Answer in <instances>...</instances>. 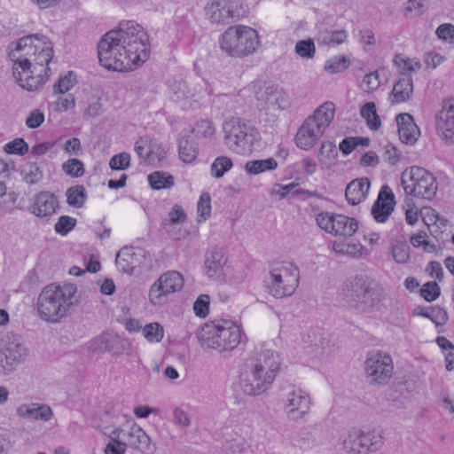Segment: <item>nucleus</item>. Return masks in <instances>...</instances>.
Returning a JSON list of instances; mask_svg holds the SVG:
<instances>
[{
    "label": "nucleus",
    "instance_id": "obj_1",
    "mask_svg": "<svg viewBox=\"0 0 454 454\" xmlns=\"http://www.w3.org/2000/svg\"><path fill=\"white\" fill-rule=\"evenodd\" d=\"M149 38L134 20H122L118 27L106 33L98 43L102 67L109 70L127 71L145 62L149 57Z\"/></svg>",
    "mask_w": 454,
    "mask_h": 454
},
{
    "label": "nucleus",
    "instance_id": "obj_2",
    "mask_svg": "<svg viewBox=\"0 0 454 454\" xmlns=\"http://www.w3.org/2000/svg\"><path fill=\"white\" fill-rule=\"evenodd\" d=\"M9 57L13 62L12 73L17 82L21 88L33 91L49 76L48 65L53 57V45L43 35H29L15 43Z\"/></svg>",
    "mask_w": 454,
    "mask_h": 454
},
{
    "label": "nucleus",
    "instance_id": "obj_3",
    "mask_svg": "<svg viewBox=\"0 0 454 454\" xmlns=\"http://www.w3.org/2000/svg\"><path fill=\"white\" fill-rule=\"evenodd\" d=\"M280 365V357L277 352L265 348L255 349L240 369L237 388L247 396L265 393L273 384Z\"/></svg>",
    "mask_w": 454,
    "mask_h": 454
},
{
    "label": "nucleus",
    "instance_id": "obj_4",
    "mask_svg": "<svg viewBox=\"0 0 454 454\" xmlns=\"http://www.w3.org/2000/svg\"><path fill=\"white\" fill-rule=\"evenodd\" d=\"M76 292V286L72 284L47 285L36 299L35 310L38 317L47 323L61 322L72 314Z\"/></svg>",
    "mask_w": 454,
    "mask_h": 454
},
{
    "label": "nucleus",
    "instance_id": "obj_5",
    "mask_svg": "<svg viewBox=\"0 0 454 454\" xmlns=\"http://www.w3.org/2000/svg\"><path fill=\"white\" fill-rule=\"evenodd\" d=\"M198 339L204 349L229 351L240 343L241 331L230 321L210 322L201 327Z\"/></svg>",
    "mask_w": 454,
    "mask_h": 454
},
{
    "label": "nucleus",
    "instance_id": "obj_6",
    "mask_svg": "<svg viewBox=\"0 0 454 454\" xmlns=\"http://www.w3.org/2000/svg\"><path fill=\"white\" fill-rule=\"evenodd\" d=\"M334 112V104L328 101L322 104L312 115L307 117L296 133V145L306 151L314 147L332 122Z\"/></svg>",
    "mask_w": 454,
    "mask_h": 454
},
{
    "label": "nucleus",
    "instance_id": "obj_7",
    "mask_svg": "<svg viewBox=\"0 0 454 454\" xmlns=\"http://www.w3.org/2000/svg\"><path fill=\"white\" fill-rule=\"evenodd\" d=\"M259 43L257 31L244 25L229 27L219 40L221 50L233 58H246L254 54Z\"/></svg>",
    "mask_w": 454,
    "mask_h": 454
},
{
    "label": "nucleus",
    "instance_id": "obj_8",
    "mask_svg": "<svg viewBox=\"0 0 454 454\" xmlns=\"http://www.w3.org/2000/svg\"><path fill=\"white\" fill-rule=\"evenodd\" d=\"M223 143L232 153L239 155L250 153L259 141L258 130L239 117H231L223 123Z\"/></svg>",
    "mask_w": 454,
    "mask_h": 454
},
{
    "label": "nucleus",
    "instance_id": "obj_9",
    "mask_svg": "<svg viewBox=\"0 0 454 454\" xmlns=\"http://www.w3.org/2000/svg\"><path fill=\"white\" fill-rule=\"evenodd\" d=\"M401 184L405 194L427 200L434 199L438 190L434 175L418 166H412L402 173Z\"/></svg>",
    "mask_w": 454,
    "mask_h": 454
},
{
    "label": "nucleus",
    "instance_id": "obj_10",
    "mask_svg": "<svg viewBox=\"0 0 454 454\" xmlns=\"http://www.w3.org/2000/svg\"><path fill=\"white\" fill-rule=\"evenodd\" d=\"M299 279V269L293 263L284 262L271 269L265 285L270 294L281 299L294 294Z\"/></svg>",
    "mask_w": 454,
    "mask_h": 454
},
{
    "label": "nucleus",
    "instance_id": "obj_11",
    "mask_svg": "<svg viewBox=\"0 0 454 454\" xmlns=\"http://www.w3.org/2000/svg\"><path fill=\"white\" fill-rule=\"evenodd\" d=\"M28 350L21 338L12 333H6L0 338V374L8 375L23 363Z\"/></svg>",
    "mask_w": 454,
    "mask_h": 454
},
{
    "label": "nucleus",
    "instance_id": "obj_12",
    "mask_svg": "<svg viewBox=\"0 0 454 454\" xmlns=\"http://www.w3.org/2000/svg\"><path fill=\"white\" fill-rule=\"evenodd\" d=\"M383 438L373 431L354 428L341 440V448L346 454H371L383 446Z\"/></svg>",
    "mask_w": 454,
    "mask_h": 454
},
{
    "label": "nucleus",
    "instance_id": "obj_13",
    "mask_svg": "<svg viewBox=\"0 0 454 454\" xmlns=\"http://www.w3.org/2000/svg\"><path fill=\"white\" fill-rule=\"evenodd\" d=\"M343 295L347 303L361 311L372 309L379 301L376 290L361 278L347 282Z\"/></svg>",
    "mask_w": 454,
    "mask_h": 454
},
{
    "label": "nucleus",
    "instance_id": "obj_14",
    "mask_svg": "<svg viewBox=\"0 0 454 454\" xmlns=\"http://www.w3.org/2000/svg\"><path fill=\"white\" fill-rule=\"evenodd\" d=\"M391 356L383 351L370 352L364 361V372L371 384H387L393 375Z\"/></svg>",
    "mask_w": 454,
    "mask_h": 454
},
{
    "label": "nucleus",
    "instance_id": "obj_15",
    "mask_svg": "<svg viewBox=\"0 0 454 454\" xmlns=\"http://www.w3.org/2000/svg\"><path fill=\"white\" fill-rule=\"evenodd\" d=\"M316 222L320 229L334 236L351 237L358 229L356 219L340 214L321 212Z\"/></svg>",
    "mask_w": 454,
    "mask_h": 454
},
{
    "label": "nucleus",
    "instance_id": "obj_16",
    "mask_svg": "<svg viewBox=\"0 0 454 454\" xmlns=\"http://www.w3.org/2000/svg\"><path fill=\"white\" fill-rule=\"evenodd\" d=\"M183 276L175 270L163 273L153 283L149 291V301L153 305H162L165 297L170 294L179 292L184 286Z\"/></svg>",
    "mask_w": 454,
    "mask_h": 454
},
{
    "label": "nucleus",
    "instance_id": "obj_17",
    "mask_svg": "<svg viewBox=\"0 0 454 454\" xmlns=\"http://www.w3.org/2000/svg\"><path fill=\"white\" fill-rule=\"evenodd\" d=\"M207 18L216 25L230 24L243 16L241 5L231 0H217L205 7Z\"/></svg>",
    "mask_w": 454,
    "mask_h": 454
},
{
    "label": "nucleus",
    "instance_id": "obj_18",
    "mask_svg": "<svg viewBox=\"0 0 454 454\" xmlns=\"http://www.w3.org/2000/svg\"><path fill=\"white\" fill-rule=\"evenodd\" d=\"M255 98L259 111L273 116H275V112L284 110L289 106L286 93L276 86L260 89L255 92Z\"/></svg>",
    "mask_w": 454,
    "mask_h": 454
},
{
    "label": "nucleus",
    "instance_id": "obj_19",
    "mask_svg": "<svg viewBox=\"0 0 454 454\" xmlns=\"http://www.w3.org/2000/svg\"><path fill=\"white\" fill-rule=\"evenodd\" d=\"M310 405L309 394L301 389L287 393L284 400V411L288 419L294 421L302 419L309 413Z\"/></svg>",
    "mask_w": 454,
    "mask_h": 454
},
{
    "label": "nucleus",
    "instance_id": "obj_20",
    "mask_svg": "<svg viewBox=\"0 0 454 454\" xmlns=\"http://www.w3.org/2000/svg\"><path fill=\"white\" fill-rule=\"evenodd\" d=\"M439 137L448 145L454 144V98L443 100L435 118Z\"/></svg>",
    "mask_w": 454,
    "mask_h": 454
},
{
    "label": "nucleus",
    "instance_id": "obj_21",
    "mask_svg": "<svg viewBox=\"0 0 454 454\" xmlns=\"http://www.w3.org/2000/svg\"><path fill=\"white\" fill-rule=\"evenodd\" d=\"M145 260V252L139 247H124L116 254V264L124 273L133 274Z\"/></svg>",
    "mask_w": 454,
    "mask_h": 454
},
{
    "label": "nucleus",
    "instance_id": "obj_22",
    "mask_svg": "<svg viewBox=\"0 0 454 454\" xmlns=\"http://www.w3.org/2000/svg\"><path fill=\"white\" fill-rule=\"evenodd\" d=\"M383 187L379 193L378 199L372 207V215L378 223H385L395 207V197L391 191L387 192Z\"/></svg>",
    "mask_w": 454,
    "mask_h": 454
},
{
    "label": "nucleus",
    "instance_id": "obj_23",
    "mask_svg": "<svg viewBox=\"0 0 454 454\" xmlns=\"http://www.w3.org/2000/svg\"><path fill=\"white\" fill-rule=\"evenodd\" d=\"M120 437L126 442V446L138 449L142 451L151 450V439L146 433L137 424L132 423L129 430L121 429Z\"/></svg>",
    "mask_w": 454,
    "mask_h": 454
},
{
    "label": "nucleus",
    "instance_id": "obj_24",
    "mask_svg": "<svg viewBox=\"0 0 454 454\" xmlns=\"http://www.w3.org/2000/svg\"><path fill=\"white\" fill-rule=\"evenodd\" d=\"M194 129L183 130L178 137V154L182 161L192 162L199 153L198 144L192 137Z\"/></svg>",
    "mask_w": 454,
    "mask_h": 454
},
{
    "label": "nucleus",
    "instance_id": "obj_25",
    "mask_svg": "<svg viewBox=\"0 0 454 454\" xmlns=\"http://www.w3.org/2000/svg\"><path fill=\"white\" fill-rule=\"evenodd\" d=\"M19 417L26 419L48 421L53 416L51 407L44 403H24L17 408Z\"/></svg>",
    "mask_w": 454,
    "mask_h": 454
},
{
    "label": "nucleus",
    "instance_id": "obj_26",
    "mask_svg": "<svg viewBox=\"0 0 454 454\" xmlns=\"http://www.w3.org/2000/svg\"><path fill=\"white\" fill-rule=\"evenodd\" d=\"M396 123L400 140L404 144H414L419 136V129L412 116L409 114H400L396 116Z\"/></svg>",
    "mask_w": 454,
    "mask_h": 454
},
{
    "label": "nucleus",
    "instance_id": "obj_27",
    "mask_svg": "<svg viewBox=\"0 0 454 454\" xmlns=\"http://www.w3.org/2000/svg\"><path fill=\"white\" fill-rule=\"evenodd\" d=\"M57 207V198L52 193L42 192L35 196L31 213L38 217H45L54 214Z\"/></svg>",
    "mask_w": 454,
    "mask_h": 454
},
{
    "label": "nucleus",
    "instance_id": "obj_28",
    "mask_svg": "<svg viewBox=\"0 0 454 454\" xmlns=\"http://www.w3.org/2000/svg\"><path fill=\"white\" fill-rule=\"evenodd\" d=\"M370 184V181L366 177L351 181L345 192L348 202L352 206L361 203L367 196Z\"/></svg>",
    "mask_w": 454,
    "mask_h": 454
},
{
    "label": "nucleus",
    "instance_id": "obj_29",
    "mask_svg": "<svg viewBox=\"0 0 454 454\" xmlns=\"http://www.w3.org/2000/svg\"><path fill=\"white\" fill-rule=\"evenodd\" d=\"M413 93V82L411 76H399L389 94L392 104H399L408 101Z\"/></svg>",
    "mask_w": 454,
    "mask_h": 454
},
{
    "label": "nucleus",
    "instance_id": "obj_30",
    "mask_svg": "<svg viewBox=\"0 0 454 454\" xmlns=\"http://www.w3.org/2000/svg\"><path fill=\"white\" fill-rule=\"evenodd\" d=\"M227 262V257L222 248L210 250L205 260L206 272L208 277L215 276Z\"/></svg>",
    "mask_w": 454,
    "mask_h": 454
},
{
    "label": "nucleus",
    "instance_id": "obj_31",
    "mask_svg": "<svg viewBox=\"0 0 454 454\" xmlns=\"http://www.w3.org/2000/svg\"><path fill=\"white\" fill-rule=\"evenodd\" d=\"M348 33L345 29H323L317 33V42L321 45H339L347 41Z\"/></svg>",
    "mask_w": 454,
    "mask_h": 454
},
{
    "label": "nucleus",
    "instance_id": "obj_32",
    "mask_svg": "<svg viewBox=\"0 0 454 454\" xmlns=\"http://www.w3.org/2000/svg\"><path fill=\"white\" fill-rule=\"evenodd\" d=\"M117 416L112 415L108 411H105L100 416L101 424H98L97 420H94V427L101 430V432L109 436L120 437L121 428L117 427Z\"/></svg>",
    "mask_w": 454,
    "mask_h": 454
},
{
    "label": "nucleus",
    "instance_id": "obj_33",
    "mask_svg": "<svg viewBox=\"0 0 454 454\" xmlns=\"http://www.w3.org/2000/svg\"><path fill=\"white\" fill-rule=\"evenodd\" d=\"M337 154L335 145L331 141H325L321 145L317 159L323 167L329 168L335 163Z\"/></svg>",
    "mask_w": 454,
    "mask_h": 454
},
{
    "label": "nucleus",
    "instance_id": "obj_34",
    "mask_svg": "<svg viewBox=\"0 0 454 454\" xmlns=\"http://www.w3.org/2000/svg\"><path fill=\"white\" fill-rule=\"evenodd\" d=\"M414 313L429 318L436 325H444L448 321L446 310L440 307L417 308Z\"/></svg>",
    "mask_w": 454,
    "mask_h": 454
},
{
    "label": "nucleus",
    "instance_id": "obj_35",
    "mask_svg": "<svg viewBox=\"0 0 454 454\" xmlns=\"http://www.w3.org/2000/svg\"><path fill=\"white\" fill-rule=\"evenodd\" d=\"M394 64L399 69V76H411V74L421 68L419 61L414 59L405 58L402 55H396Z\"/></svg>",
    "mask_w": 454,
    "mask_h": 454
},
{
    "label": "nucleus",
    "instance_id": "obj_36",
    "mask_svg": "<svg viewBox=\"0 0 454 454\" xmlns=\"http://www.w3.org/2000/svg\"><path fill=\"white\" fill-rule=\"evenodd\" d=\"M66 196L67 204L75 208H81L87 199L86 190L83 185L80 184L68 188Z\"/></svg>",
    "mask_w": 454,
    "mask_h": 454
},
{
    "label": "nucleus",
    "instance_id": "obj_37",
    "mask_svg": "<svg viewBox=\"0 0 454 454\" xmlns=\"http://www.w3.org/2000/svg\"><path fill=\"white\" fill-rule=\"evenodd\" d=\"M119 343V338L106 334L96 338L91 344V348L94 351L98 352L111 351L114 353H118L116 346Z\"/></svg>",
    "mask_w": 454,
    "mask_h": 454
},
{
    "label": "nucleus",
    "instance_id": "obj_38",
    "mask_svg": "<svg viewBox=\"0 0 454 454\" xmlns=\"http://www.w3.org/2000/svg\"><path fill=\"white\" fill-rule=\"evenodd\" d=\"M277 167V161L273 158H268L247 161L245 165V169L251 175H258L264 171L274 170Z\"/></svg>",
    "mask_w": 454,
    "mask_h": 454
},
{
    "label": "nucleus",
    "instance_id": "obj_39",
    "mask_svg": "<svg viewBox=\"0 0 454 454\" xmlns=\"http://www.w3.org/2000/svg\"><path fill=\"white\" fill-rule=\"evenodd\" d=\"M151 187L154 190L168 189L174 185V177L168 172L154 171L148 176Z\"/></svg>",
    "mask_w": 454,
    "mask_h": 454
},
{
    "label": "nucleus",
    "instance_id": "obj_40",
    "mask_svg": "<svg viewBox=\"0 0 454 454\" xmlns=\"http://www.w3.org/2000/svg\"><path fill=\"white\" fill-rule=\"evenodd\" d=\"M392 256L397 263H406L410 259V247L403 239H395L391 243Z\"/></svg>",
    "mask_w": 454,
    "mask_h": 454
},
{
    "label": "nucleus",
    "instance_id": "obj_41",
    "mask_svg": "<svg viewBox=\"0 0 454 454\" xmlns=\"http://www.w3.org/2000/svg\"><path fill=\"white\" fill-rule=\"evenodd\" d=\"M350 66V59L347 56H333L328 59L324 66L328 74H338L347 70Z\"/></svg>",
    "mask_w": 454,
    "mask_h": 454
},
{
    "label": "nucleus",
    "instance_id": "obj_42",
    "mask_svg": "<svg viewBox=\"0 0 454 454\" xmlns=\"http://www.w3.org/2000/svg\"><path fill=\"white\" fill-rule=\"evenodd\" d=\"M361 115L366 120L367 125L371 129L377 130L380 128L381 121L373 102H368L362 107Z\"/></svg>",
    "mask_w": 454,
    "mask_h": 454
},
{
    "label": "nucleus",
    "instance_id": "obj_43",
    "mask_svg": "<svg viewBox=\"0 0 454 454\" xmlns=\"http://www.w3.org/2000/svg\"><path fill=\"white\" fill-rule=\"evenodd\" d=\"M153 140L148 137H140L135 144V151L137 155L145 159L148 163L154 162V153L151 147Z\"/></svg>",
    "mask_w": 454,
    "mask_h": 454
},
{
    "label": "nucleus",
    "instance_id": "obj_44",
    "mask_svg": "<svg viewBox=\"0 0 454 454\" xmlns=\"http://www.w3.org/2000/svg\"><path fill=\"white\" fill-rule=\"evenodd\" d=\"M435 341L444 353L446 370L452 371L454 369V345L444 336H438Z\"/></svg>",
    "mask_w": 454,
    "mask_h": 454
},
{
    "label": "nucleus",
    "instance_id": "obj_45",
    "mask_svg": "<svg viewBox=\"0 0 454 454\" xmlns=\"http://www.w3.org/2000/svg\"><path fill=\"white\" fill-rule=\"evenodd\" d=\"M21 175L28 184H37L43 177V172L36 163L27 162L21 168Z\"/></svg>",
    "mask_w": 454,
    "mask_h": 454
},
{
    "label": "nucleus",
    "instance_id": "obj_46",
    "mask_svg": "<svg viewBox=\"0 0 454 454\" xmlns=\"http://www.w3.org/2000/svg\"><path fill=\"white\" fill-rule=\"evenodd\" d=\"M77 82L76 74L73 71L67 72V74L60 77L59 81L54 84L53 90L58 94H65L69 91Z\"/></svg>",
    "mask_w": 454,
    "mask_h": 454
},
{
    "label": "nucleus",
    "instance_id": "obj_47",
    "mask_svg": "<svg viewBox=\"0 0 454 454\" xmlns=\"http://www.w3.org/2000/svg\"><path fill=\"white\" fill-rule=\"evenodd\" d=\"M63 172L72 177H80L83 176L85 169L83 163L75 158L69 159L62 164Z\"/></svg>",
    "mask_w": 454,
    "mask_h": 454
},
{
    "label": "nucleus",
    "instance_id": "obj_48",
    "mask_svg": "<svg viewBox=\"0 0 454 454\" xmlns=\"http://www.w3.org/2000/svg\"><path fill=\"white\" fill-rule=\"evenodd\" d=\"M232 167V161L226 156L216 158L211 165V174L216 178L222 177Z\"/></svg>",
    "mask_w": 454,
    "mask_h": 454
},
{
    "label": "nucleus",
    "instance_id": "obj_49",
    "mask_svg": "<svg viewBox=\"0 0 454 454\" xmlns=\"http://www.w3.org/2000/svg\"><path fill=\"white\" fill-rule=\"evenodd\" d=\"M143 334L150 342H160L164 336V330L160 324L151 323L143 328Z\"/></svg>",
    "mask_w": 454,
    "mask_h": 454
},
{
    "label": "nucleus",
    "instance_id": "obj_50",
    "mask_svg": "<svg viewBox=\"0 0 454 454\" xmlns=\"http://www.w3.org/2000/svg\"><path fill=\"white\" fill-rule=\"evenodd\" d=\"M295 53L304 59H312L316 53L314 41L310 38L298 41L294 48Z\"/></svg>",
    "mask_w": 454,
    "mask_h": 454
},
{
    "label": "nucleus",
    "instance_id": "obj_51",
    "mask_svg": "<svg viewBox=\"0 0 454 454\" xmlns=\"http://www.w3.org/2000/svg\"><path fill=\"white\" fill-rule=\"evenodd\" d=\"M4 150L9 154L24 155L28 152L29 147L23 138H16L5 144Z\"/></svg>",
    "mask_w": 454,
    "mask_h": 454
},
{
    "label": "nucleus",
    "instance_id": "obj_52",
    "mask_svg": "<svg viewBox=\"0 0 454 454\" xmlns=\"http://www.w3.org/2000/svg\"><path fill=\"white\" fill-rule=\"evenodd\" d=\"M76 224V219L68 215H62L55 223V231L60 235H67Z\"/></svg>",
    "mask_w": 454,
    "mask_h": 454
},
{
    "label": "nucleus",
    "instance_id": "obj_53",
    "mask_svg": "<svg viewBox=\"0 0 454 454\" xmlns=\"http://www.w3.org/2000/svg\"><path fill=\"white\" fill-rule=\"evenodd\" d=\"M130 156L128 153H121L113 156L109 166L114 170H124L129 167Z\"/></svg>",
    "mask_w": 454,
    "mask_h": 454
},
{
    "label": "nucleus",
    "instance_id": "obj_54",
    "mask_svg": "<svg viewBox=\"0 0 454 454\" xmlns=\"http://www.w3.org/2000/svg\"><path fill=\"white\" fill-rule=\"evenodd\" d=\"M380 75L377 71L367 74L362 82L361 88L364 92L370 93L380 87Z\"/></svg>",
    "mask_w": 454,
    "mask_h": 454
},
{
    "label": "nucleus",
    "instance_id": "obj_55",
    "mask_svg": "<svg viewBox=\"0 0 454 454\" xmlns=\"http://www.w3.org/2000/svg\"><path fill=\"white\" fill-rule=\"evenodd\" d=\"M437 37L450 44L454 43V25L451 23L441 24L435 30Z\"/></svg>",
    "mask_w": 454,
    "mask_h": 454
},
{
    "label": "nucleus",
    "instance_id": "obj_56",
    "mask_svg": "<svg viewBox=\"0 0 454 454\" xmlns=\"http://www.w3.org/2000/svg\"><path fill=\"white\" fill-rule=\"evenodd\" d=\"M420 295L427 301L436 300L440 295V287L434 282L430 281L426 283L420 289Z\"/></svg>",
    "mask_w": 454,
    "mask_h": 454
},
{
    "label": "nucleus",
    "instance_id": "obj_57",
    "mask_svg": "<svg viewBox=\"0 0 454 454\" xmlns=\"http://www.w3.org/2000/svg\"><path fill=\"white\" fill-rule=\"evenodd\" d=\"M383 159L391 166H395L401 161L402 153L395 145H393L392 144H387L385 146Z\"/></svg>",
    "mask_w": 454,
    "mask_h": 454
},
{
    "label": "nucleus",
    "instance_id": "obj_58",
    "mask_svg": "<svg viewBox=\"0 0 454 454\" xmlns=\"http://www.w3.org/2000/svg\"><path fill=\"white\" fill-rule=\"evenodd\" d=\"M209 296L200 294L193 304V310L196 316L206 317L208 314Z\"/></svg>",
    "mask_w": 454,
    "mask_h": 454
},
{
    "label": "nucleus",
    "instance_id": "obj_59",
    "mask_svg": "<svg viewBox=\"0 0 454 454\" xmlns=\"http://www.w3.org/2000/svg\"><path fill=\"white\" fill-rule=\"evenodd\" d=\"M111 441L105 448V454H124L126 451V442L120 441V437L109 436Z\"/></svg>",
    "mask_w": 454,
    "mask_h": 454
},
{
    "label": "nucleus",
    "instance_id": "obj_60",
    "mask_svg": "<svg viewBox=\"0 0 454 454\" xmlns=\"http://www.w3.org/2000/svg\"><path fill=\"white\" fill-rule=\"evenodd\" d=\"M210 195L204 192L200 195L198 202V214L199 216L206 220L211 214Z\"/></svg>",
    "mask_w": 454,
    "mask_h": 454
},
{
    "label": "nucleus",
    "instance_id": "obj_61",
    "mask_svg": "<svg viewBox=\"0 0 454 454\" xmlns=\"http://www.w3.org/2000/svg\"><path fill=\"white\" fill-rule=\"evenodd\" d=\"M194 131L197 132L198 135L202 136L204 137H212L215 129L213 125V122L209 120H200L196 123L195 128H193Z\"/></svg>",
    "mask_w": 454,
    "mask_h": 454
},
{
    "label": "nucleus",
    "instance_id": "obj_62",
    "mask_svg": "<svg viewBox=\"0 0 454 454\" xmlns=\"http://www.w3.org/2000/svg\"><path fill=\"white\" fill-rule=\"evenodd\" d=\"M55 110L58 112H67L75 106V98L74 95L69 94L67 97H59L55 103Z\"/></svg>",
    "mask_w": 454,
    "mask_h": 454
},
{
    "label": "nucleus",
    "instance_id": "obj_63",
    "mask_svg": "<svg viewBox=\"0 0 454 454\" xmlns=\"http://www.w3.org/2000/svg\"><path fill=\"white\" fill-rule=\"evenodd\" d=\"M44 121V114L40 110H34L29 113L26 125L30 129L38 128Z\"/></svg>",
    "mask_w": 454,
    "mask_h": 454
},
{
    "label": "nucleus",
    "instance_id": "obj_64",
    "mask_svg": "<svg viewBox=\"0 0 454 454\" xmlns=\"http://www.w3.org/2000/svg\"><path fill=\"white\" fill-rule=\"evenodd\" d=\"M173 421L176 425L183 427H187L191 424V420L188 414L184 410L178 407H176L173 411Z\"/></svg>",
    "mask_w": 454,
    "mask_h": 454
}]
</instances>
